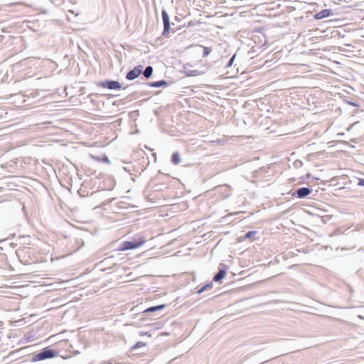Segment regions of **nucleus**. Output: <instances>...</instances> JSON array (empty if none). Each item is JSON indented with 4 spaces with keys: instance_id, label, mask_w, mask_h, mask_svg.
<instances>
[{
    "instance_id": "nucleus-21",
    "label": "nucleus",
    "mask_w": 364,
    "mask_h": 364,
    "mask_svg": "<svg viewBox=\"0 0 364 364\" xmlns=\"http://www.w3.org/2000/svg\"><path fill=\"white\" fill-rule=\"evenodd\" d=\"M358 185L360 186H364V178L359 179Z\"/></svg>"
},
{
    "instance_id": "nucleus-16",
    "label": "nucleus",
    "mask_w": 364,
    "mask_h": 364,
    "mask_svg": "<svg viewBox=\"0 0 364 364\" xmlns=\"http://www.w3.org/2000/svg\"><path fill=\"white\" fill-rule=\"evenodd\" d=\"M256 234H257V231H255V230L248 231L245 235V239H250V238L253 237Z\"/></svg>"
},
{
    "instance_id": "nucleus-3",
    "label": "nucleus",
    "mask_w": 364,
    "mask_h": 364,
    "mask_svg": "<svg viewBox=\"0 0 364 364\" xmlns=\"http://www.w3.org/2000/svg\"><path fill=\"white\" fill-rule=\"evenodd\" d=\"M97 85L98 87L107 88L109 90H119L122 87L119 82L112 80L99 82H97Z\"/></svg>"
},
{
    "instance_id": "nucleus-18",
    "label": "nucleus",
    "mask_w": 364,
    "mask_h": 364,
    "mask_svg": "<svg viewBox=\"0 0 364 364\" xmlns=\"http://www.w3.org/2000/svg\"><path fill=\"white\" fill-rule=\"evenodd\" d=\"M235 56H236V55H235V54H234V55L230 58V59L229 60V61H228V64H227V65H226V66H225L226 68H229V67L232 66V63H233V62H234V60H235Z\"/></svg>"
},
{
    "instance_id": "nucleus-15",
    "label": "nucleus",
    "mask_w": 364,
    "mask_h": 364,
    "mask_svg": "<svg viewBox=\"0 0 364 364\" xmlns=\"http://www.w3.org/2000/svg\"><path fill=\"white\" fill-rule=\"evenodd\" d=\"M202 47L203 49V57L205 58L210 53V52L212 51V49L210 47H205V46H202Z\"/></svg>"
},
{
    "instance_id": "nucleus-9",
    "label": "nucleus",
    "mask_w": 364,
    "mask_h": 364,
    "mask_svg": "<svg viewBox=\"0 0 364 364\" xmlns=\"http://www.w3.org/2000/svg\"><path fill=\"white\" fill-rule=\"evenodd\" d=\"M227 271L224 269H220L218 272L215 274L213 280L215 282H220L226 275Z\"/></svg>"
},
{
    "instance_id": "nucleus-6",
    "label": "nucleus",
    "mask_w": 364,
    "mask_h": 364,
    "mask_svg": "<svg viewBox=\"0 0 364 364\" xmlns=\"http://www.w3.org/2000/svg\"><path fill=\"white\" fill-rule=\"evenodd\" d=\"M162 21L164 23L163 35L166 36L170 31V19L167 11L163 9L161 11Z\"/></svg>"
},
{
    "instance_id": "nucleus-20",
    "label": "nucleus",
    "mask_w": 364,
    "mask_h": 364,
    "mask_svg": "<svg viewBox=\"0 0 364 364\" xmlns=\"http://www.w3.org/2000/svg\"><path fill=\"white\" fill-rule=\"evenodd\" d=\"M102 161L104 162V163H106V164H110V161H109V159L108 158V156L107 155H104L102 159Z\"/></svg>"
},
{
    "instance_id": "nucleus-2",
    "label": "nucleus",
    "mask_w": 364,
    "mask_h": 364,
    "mask_svg": "<svg viewBox=\"0 0 364 364\" xmlns=\"http://www.w3.org/2000/svg\"><path fill=\"white\" fill-rule=\"evenodd\" d=\"M144 242L145 240L144 239H139L138 240H134L132 241H124L121 244L119 250L121 251L134 250L141 247Z\"/></svg>"
},
{
    "instance_id": "nucleus-1",
    "label": "nucleus",
    "mask_w": 364,
    "mask_h": 364,
    "mask_svg": "<svg viewBox=\"0 0 364 364\" xmlns=\"http://www.w3.org/2000/svg\"><path fill=\"white\" fill-rule=\"evenodd\" d=\"M58 352L49 347L44 348L38 353L34 354L31 358L32 362H38L46 359H50L56 357Z\"/></svg>"
},
{
    "instance_id": "nucleus-11",
    "label": "nucleus",
    "mask_w": 364,
    "mask_h": 364,
    "mask_svg": "<svg viewBox=\"0 0 364 364\" xmlns=\"http://www.w3.org/2000/svg\"><path fill=\"white\" fill-rule=\"evenodd\" d=\"M141 73H143V75L146 79H149L152 75V73H153L152 66H151V65L146 66L144 70L142 71Z\"/></svg>"
},
{
    "instance_id": "nucleus-8",
    "label": "nucleus",
    "mask_w": 364,
    "mask_h": 364,
    "mask_svg": "<svg viewBox=\"0 0 364 364\" xmlns=\"http://www.w3.org/2000/svg\"><path fill=\"white\" fill-rule=\"evenodd\" d=\"M331 14H332V11L331 9H323V10L316 13L314 15V18L316 19L319 20V19H322V18L329 16Z\"/></svg>"
},
{
    "instance_id": "nucleus-22",
    "label": "nucleus",
    "mask_w": 364,
    "mask_h": 364,
    "mask_svg": "<svg viewBox=\"0 0 364 364\" xmlns=\"http://www.w3.org/2000/svg\"><path fill=\"white\" fill-rule=\"evenodd\" d=\"M294 165L296 167L301 166L302 165V162L301 161H297L294 162Z\"/></svg>"
},
{
    "instance_id": "nucleus-17",
    "label": "nucleus",
    "mask_w": 364,
    "mask_h": 364,
    "mask_svg": "<svg viewBox=\"0 0 364 364\" xmlns=\"http://www.w3.org/2000/svg\"><path fill=\"white\" fill-rule=\"evenodd\" d=\"M146 346V343L142 341H138L134 346H133L131 350H135L141 347H144Z\"/></svg>"
},
{
    "instance_id": "nucleus-10",
    "label": "nucleus",
    "mask_w": 364,
    "mask_h": 364,
    "mask_svg": "<svg viewBox=\"0 0 364 364\" xmlns=\"http://www.w3.org/2000/svg\"><path fill=\"white\" fill-rule=\"evenodd\" d=\"M166 306V304H160V305H157V306H151V307L147 308L146 310H144V313L147 314V313L156 312V311L162 310Z\"/></svg>"
},
{
    "instance_id": "nucleus-13",
    "label": "nucleus",
    "mask_w": 364,
    "mask_h": 364,
    "mask_svg": "<svg viewBox=\"0 0 364 364\" xmlns=\"http://www.w3.org/2000/svg\"><path fill=\"white\" fill-rule=\"evenodd\" d=\"M185 73L188 77L197 76L200 74V72L197 70H185Z\"/></svg>"
},
{
    "instance_id": "nucleus-4",
    "label": "nucleus",
    "mask_w": 364,
    "mask_h": 364,
    "mask_svg": "<svg viewBox=\"0 0 364 364\" xmlns=\"http://www.w3.org/2000/svg\"><path fill=\"white\" fill-rule=\"evenodd\" d=\"M313 190L310 188L307 187H301L299 188L296 190H295L292 193L291 196L293 197L297 198H305L307 197L310 193H311Z\"/></svg>"
},
{
    "instance_id": "nucleus-5",
    "label": "nucleus",
    "mask_w": 364,
    "mask_h": 364,
    "mask_svg": "<svg viewBox=\"0 0 364 364\" xmlns=\"http://www.w3.org/2000/svg\"><path fill=\"white\" fill-rule=\"evenodd\" d=\"M142 65H137L132 70H129L126 75V79L128 80H134L137 78L142 73Z\"/></svg>"
},
{
    "instance_id": "nucleus-14",
    "label": "nucleus",
    "mask_w": 364,
    "mask_h": 364,
    "mask_svg": "<svg viewBox=\"0 0 364 364\" xmlns=\"http://www.w3.org/2000/svg\"><path fill=\"white\" fill-rule=\"evenodd\" d=\"M213 287V283L212 282H210L205 285H204L203 287H202L200 289H199L196 292L197 294H201L202 292H203L204 291H205L206 289H210V288H212Z\"/></svg>"
},
{
    "instance_id": "nucleus-19",
    "label": "nucleus",
    "mask_w": 364,
    "mask_h": 364,
    "mask_svg": "<svg viewBox=\"0 0 364 364\" xmlns=\"http://www.w3.org/2000/svg\"><path fill=\"white\" fill-rule=\"evenodd\" d=\"M346 102L348 105H351L353 107H358L360 106L359 104L357 102H352V101L346 100Z\"/></svg>"
},
{
    "instance_id": "nucleus-23",
    "label": "nucleus",
    "mask_w": 364,
    "mask_h": 364,
    "mask_svg": "<svg viewBox=\"0 0 364 364\" xmlns=\"http://www.w3.org/2000/svg\"><path fill=\"white\" fill-rule=\"evenodd\" d=\"M101 364H112V363H111V362H107V361H106V362H103V363H102Z\"/></svg>"
},
{
    "instance_id": "nucleus-12",
    "label": "nucleus",
    "mask_w": 364,
    "mask_h": 364,
    "mask_svg": "<svg viewBox=\"0 0 364 364\" xmlns=\"http://www.w3.org/2000/svg\"><path fill=\"white\" fill-rule=\"evenodd\" d=\"M172 164L177 165L181 162V157L178 152H174L171 156Z\"/></svg>"
},
{
    "instance_id": "nucleus-7",
    "label": "nucleus",
    "mask_w": 364,
    "mask_h": 364,
    "mask_svg": "<svg viewBox=\"0 0 364 364\" xmlns=\"http://www.w3.org/2000/svg\"><path fill=\"white\" fill-rule=\"evenodd\" d=\"M145 85L148 87H160L167 86L168 82L164 80H159V81H156V82H146Z\"/></svg>"
},
{
    "instance_id": "nucleus-24",
    "label": "nucleus",
    "mask_w": 364,
    "mask_h": 364,
    "mask_svg": "<svg viewBox=\"0 0 364 364\" xmlns=\"http://www.w3.org/2000/svg\"><path fill=\"white\" fill-rule=\"evenodd\" d=\"M146 333H141V335H145Z\"/></svg>"
}]
</instances>
